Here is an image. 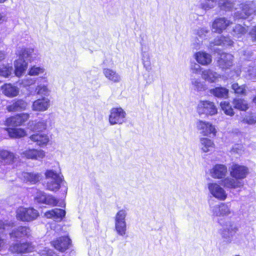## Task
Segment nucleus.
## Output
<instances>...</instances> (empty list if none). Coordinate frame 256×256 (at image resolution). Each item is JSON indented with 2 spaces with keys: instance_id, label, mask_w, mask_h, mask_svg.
Listing matches in <instances>:
<instances>
[{
  "instance_id": "obj_45",
  "label": "nucleus",
  "mask_w": 256,
  "mask_h": 256,
  "mask_svg": "<svg viewBox=\"0 0 256 256\" xmlns=\"http://www.w3.org/2000/svg\"><path fill=\"white\" fill-rule=\"evenodd\" d=\"M226 38L220 36V38L214 40V43L216 45H223L225 44V42L226 41Z\"/></svg>"
},
{
  "instance_id": "obj_28",
  "label": "nucleus",
  "mask_w": 256,
  "mask_h": 256,
  "mask_svg": "<svg viewBox=\"0 0 256 256\" xmlns=\"http://www.w3.org/2000/svg\"><path fill=\"white\" fill-rule=\"evenodd\" d=\"M30 138L33 142L40 146L47 145L50 141L48 136L44 134H32Z\"/></svg>"
},
{
  "instance_id": "obj_21",
  "label": "nucleus",
  "mask_w": 256,
  "mask_h": 256,
  "mask_svg": "<svg viewBox=\"0 0 256 256\" xmlns=\"http://www.w3.org/2000/svg\"><path fill=\"white\" fill-rule=\"evenodd\" d=\"M2 94L8 98L16 96L19 94L18 88L10 83H6L0 88Z\"/></svg>"
},
{
  "instance_id": "obj_2",
  "label": "nucleus",
  "mask_w": 256,
  "mask_h": 256,
  "mask_svg": "<svg viewBox=\"0 0 256 256\" xmlns=\"http://www.w3.org/2000/svg\"><path fill=\"white\" fill-rule=\"evenodd\" d=\"M240 10L234 13L237 19H246L256 11V4L254 0H247L239 4Z\"/></svg>"
},
{
  "instance_id": "obj_12",
  "label": "nucleus",
  "mask_w": 256,
  "mask_h": 256,
  "mask_svg": "<svg viewBox=\"0 0 256 256\" xmlns=\"http://www.w3.org/2000/svg\"><path fill=\"white\" fill-rule=\"evenodd\" d=\"M224 226L223 229L220 230V234L222 238L226 240L228 242H230L236 232L238 231V227L234 222H226L225 224L222 225Z\"/></svg>"
},
{
  "instance_id": "obj_10",
  "label": "nucleus",
  "mask_w": 256,
  "mask_h": 256,
  "mask_svg": "<svg viewBox=\"0 0 256 256\" xmlns=\"http://www.w3.org/2000/svg\"><path fill=\"white\" fill-rule=\"evenodd\" d=\"M199 114H206L212 116L217 114V108L213 102L209 100H200L196 108Z\"/></svg>"
},
{
  "instance_id": "obj_43",
  "label": "nucleus",
  "mask_w": 256,
  "mask_h": 256,
  "mask_svg": "<svg viewBox=\"0 0 256 256\" xmlns=\"http://www.w3.org/2000/svg\"><path fill=\"white\" fill-rule=\"evenodd\" d=\"M18 56L23 60L24 58H28L30 56V53L28 48H22L18 51Z\"/></svg>"
},
{
  "instance_id": "obj_50",
  "label": "nucleus",
  "mask_w": 256,
  "mask_h": 256,
  "mask_svg": "<svg viewBox=\"0 0 256 256\" xmlns=\"http://www.w3.org/2000/svg\"><path fill=\"white\" fill-rule=\"evenodd\" d=\"M4 20V16L0 12V22Z\"/></svg>"
},
{
  "instance_id": "obj_33",
  "label": "nucleus",
  "mask_w": 256,
  "mask_h": 256,
  "mask_svg": "<svg viewBox=\"0 0 256 256\" xmlns=\"http://www.w3.org/2000/svg\"><path fill=\"white\" fill-rule=\"evenodd\" d=\"M47 126L46 120H41L35 122L34 124V121H30L28 122V128L33 132H42L46 129Z\"/></svg>"
},
{
  "instance_id": "obj_47",
  "label": "nucleus",
  "mask_w": 256,
  "mask_h": 256,
  "mask_svg": "<svg viewBox=\"0 0 256 256\" xmlns=\"http://www.w3.org/2000/svg\"><path fill=\"white\" fill-rule=\"evenodd\" d=\"M48 88L46 86L40 87L38 90V93H42V92H47Z\"/></svg>"
},
{
  "instance_id": "obj_31",
  "label": "nucleus",
  "mask_w": 256,
  "mask_h": 256,
  "mask_svg": "<svg viewBox=\"0 0 256 256\" xmlns=\"http://www.w3.org/2000/svg\"><path fill=\"white\" fill-rule=\"evenodd\" d=\"M28 68V64L24 60L18 59L14 62V72L18 76H20L25 72Z\"/></svg>"
},
{
  "instance_id": "obj_14",
  "label": "nucleus",
  "mask_w": 256,
  "mask_h": 256,
  "mask_svg": "<svg viewBox=\"0 0 256 256\" xmlns=\"http://www.w3.org/2000/svg\"><path fill=\"white\" fill-rule=\"evenodd\" d=\"M232 24L226 18H216L212 22V28L214 32L221 34Z\"/></svg>"
},
{
  "instance_id": "obj_24",
  "label": "nucleus",
  "mask_w": 256,
  "mask_h": 256,
  "mask_svg": "<svg viewBox=\"0 0 256 256\" xmlns=\"http://www.w3.org/2000/svg\"><path fill=\"white\" fill-rule=\"evenodd\" d=\"M20 179L24 182L30 184H36L40 180V175L34 172H23Z\"/></svg>"
},
{
  "instance_id": "obj_17",
  "label": "nucleus",
  "mask_w": 256,
  "mask_h": 256,
  "mask_svg": "<svg viewBox=\"0 0 256 256\" xmlns=\"http://www.w3.org/2000/svg\"><path fill=\"white\" fill-rule=\"evenodd\" d=\"M10 236L15 238H29L31 236V230L28 226H20L13 230Z\"/></svg>"
},
{
  "instance_id": "obj_19",
  "label": "nucleus",
  "mask_w": 256,
  "mask_h": 256,
  "mask_svg": "<svg viewBox=\"0 0 256 256\" xmlns=\"http://www.w3.org/2000/svg\"><path fill=\"white\" fill-rule=\"evenodd\" d=\"M212 212L216 216L230 214L231 213L230 202H220L214 207Z\"/></svg>"
},
{
  "instance_id": "obj_20",
  "label": "nucleus",
  "mask_w": 256,
  "mask_h": 256,
  "mask_svg": "<svg viewBox=\"0 0 256 256\" xmlns=\"http://www.w3.org/2000/svg\"><path fill=\"white\" fill-rule=\"evenodd\" d=\"M27 102L22 99H14L8 105L6 109L9 112L25 110L27 107Z\"/></svg>"
},
{
  "instance_id": "obj_27",
  "label": "nucleus",
  "mask_w": 256,
  "mask_h": 256,
  "mask_svg": "<svg viewBox=\"0 0 256 256\" xmlns=\"http://www.w3.org/2000/svg\"><path fill=\"white\" fill-rule=\"evenodd\" d=\"M232 56L229 54L222 53L218 60V66L222 69H228L232 66Z\"/></svg>"
},
{
  "instance_id": "obj_7",
  "label": "nucleus",
  "mask_w": 256,
  "mask_h": 256,
  "mask_svg": "<svg viewBox=\"0 0 256 256\" xmlns=\"http://www.w3.org/2000/svg\"><path fill=\"white\" fill-rule=\"evenodd\" d=\"M126 212L125 210H118L115 216V230L117 234L122 236L126 234Z\"/></svg>"
},
{
  "instance_id": "obj_35",
  "label": "nucleus",
  "mask_w": 256,
  "mask_h": 256,
  "mask_svg": "<svg viewBox=\"0 0 256 256\" xmlns=\"http://www.w3.org/2000/svg\"><path fill=\"white\" fill-rule=\"evenodd\" d=\"M232 104L234 108L240 111H246L249 108L248 104L243 98L234 99Z\"/></svg>"
},
{
  "instance_id": "obj_30",
  "label": "nucleus",
  "mask_w": 256,
  "mask_h": 256,
  "mask_svg": "<svg viewBox=\"0 0 256 256\" xmlns=\"http://www.w3.org/2000/svg\"><path fill=\"white\" fill-rule=\"evenodd\" d=\"M195 58L198 63L204 66L208 65L212 62L211 55L204 52H196Z\"/></svg>"
},
{
  "instance_id": "obj_49",
  "label": "nucleus",
  "mask_w": 256,
  "mask_h": 256,
  "mask_svg": "<svg viewBox=\"0 0 256 256\" xmlns=\"http://www.w3.org/2000/svg\"><path fill=\"white\" fill-rule=\"evenodd\" d=\"M5 54L4 52L0 51V61L4 59Z\"/></svg>"
},
{
  "instance_id": "obj_8",
  "label": "nucleus",
  "mask_w": 256,
  "mask_h": 256,
  "mask_svg": "<svg viewBox=\"0 0 256 256\" xmlns=\"http://www.w3.org/2000/svg\"><path fill=\"white\" fill-rule=\"evenodd\" d=\"M45 176L46 178L51 179L50 180L46 182L48 190L51 191H56L60 189L62 180L58 174L52 170H46Z\"/></svg>"
},
{
  "instance_id": "obj_25",
  "label": "nucleus",
  "mask_w": 256,
  "mask_h": 256,
  "mask_svg": "<svg viewBox=\"0 0 256 256\" xmlns=\"http://www.w3.org/2000/svg\"><path fill=\"white\" fill-rule=\"evenodd\" d=\"M102 72L105 78L112 83H119L122 80L120 74L112 68H104L102 70Z\"/></svg>"
},
{
  "instance_id": "obj_26",
  "label": "nucleus",
  "mask_w": 256,
  "mask_h": 256,
  "mask_svg": "<svg viewBox=\"0 0 256 256\" xmlns=\"http://www.w3.org/2000/svg\"><path fill=\"white\" fill-rule=\"evenodd\" d=\"M50 106V100L44 98L34 100L32 105L34 111L44 112L48 110Z\"/></svg>"
},
{
  "instance_id": "obj_37",
  "label": "nucleus",
  "mask_w": 256,
  "mask_h": 256,
  "mask_svg": "<svg viewBox=\"0 0 256 256\" xmlns=\"http://www.w3.org/2000/svg\"><path fill=\"white\" fill-rule=\"evenodd\" d=\"M220 106L221 109L226 114L231 116L234 114V109L228 102H220Z\"/></svg>"
},
{
  "instance_id": "obj_44",
  "label": "nucleus",
  "mask_w": 256,
  "mask_h": 256,
  "mask_svg": "<svg viewBox=\"0 0 256 256\" xmlns=\"http://www.w3.org/2000/svg\"><path fill=\"white\" fill-rule=\"evenodd\" d=\"M142 60L144 67L146 69L148 70H151V64L149 57L148 56H144L143 57Z\"/></svg>"
},
{
  "instance_id": "obj_52",
  "label": "nucleus",
  "mask_w": 256,
  "mask_h": 256,
  "mask_svg": "<svg viewBox=\"0 0 256 256\" xmlns=\"http://www.w3.org/2000/svg\"><path fill=\"white\" fill-rule=\"evenodd\" d=\"M235 256H240V255H236Z\"/></svg>"
},
{
  "instance_id": "obj_6",
  "label": "nucleus",
  "mask_w": 256,
  "mask_h": 256,
  "mask_svg": "<svg viewBox=\"0 0 256 256\" xmlns=\"http://www.w3.org/2000/svg\"><path fill=\"white\" fill-rule=\"evenodd\" d=\"M50 244L56 250L64 252L71 248L72 242L68 236H62L51 241Z\"/></svg>"
},
{
  "instance_id": "obj_11",
  "label": "nucleus",
  "mask_w": 256,
  "mask_h": 256,
  "mask_svg": "<svg viewBox=\"0 0 256 256\" xmlns=\"http://www.w3.org/2000/svg\"><path fill=\"white\" fill-rule=\"evenodd\" d=\"M197 129L200 130V134L203 136H216V130L215 126L210 122L198 120L196 123Z\"/></svg>"
},
{
  "instance_id": "obj_9",
  "label": "nucleus",
  "mask_w": 256,
  "mask_h": 256,
  "mask_svg": "<svg viewBox=\"0 0 256 256\" xmlns=\"http://www.w3.org/2000/svg\"><path fill=\"white\" fill-rule=\"evenodd\" d=\"M126 112L121 107L112 108L110 109L108 121L111 125L121 124L125 122Z\"/></svg>"
},
{
  "instance_id": "obj_34",
  "label": "nucleus",
  "mask_w": 256,
  "mask_h": 256,
  "mask_svg": "<svg viewBox=\"0 0 256 256\" xmlns=\"http://www.w3.org/2000/svg\"><path fill=\"white\" fill-rule=\"evenodd\" d=\"M200 142L202 145V150L204 152H208L215 148V144L214 142L206 138H200Z\"/></svg>"
},
{
  "instance_id": "obj_18",
  "label": "nucleus",
  "mask_w": 256,
  "mask_h": 256,
  "mask_svg": "<svg viewBox=\"0 0 256 256\" xmlns=\"http://www.w3.org/2000/svg\"><path fill=\"white\" fill-rule=\"evenodd\" d=\"M16 160V156L13 152L4 149L0 150V163L4 165H10L13 164Z\"/></svg>"
},
{
  "instance_id": "obj_32",
  "label": "nucleus",
  "mask_w": 256,
  "mask_h": 256,
  "mask_svg": "<svg viewBox=\"0 0 256 256\" xmlns=\"http://www.w3.org/2000/svg\"><path fill=\"white\" fill-rule=\"evenodd\" d=\"M202 76L203 79L210 83L215 82L220 77L216 72L210 69L204 70L202 72Z\"/></svg>"
},
{
  "instance_id": "obj_23",
  "label": "nucleus",
  "mask_w": 256,
  "mask_h": 256,
  "mask_svg": "<svg viewBox=\"0 0 256 256\" xmlns=\"http://www.w3.org/2000/svg\"><path fill=\"white\" fill-rule=\"evenodd\" d=\"M38 203L46 204L52 206H56L58 200L52 195H46L44 193L38 195L35 198Z\"/></svg>"
},
{
  "instance_id": "obj_48",
  "label": "nucleus",
  "mask_w": 256,
  "mask_h": 256,
  "mask_svg": "<svg viewBox=\"0 0 256 256\" xmlns=\"http://www.w3.org/2000/svg\"><path fill=\"white\" fill-rule=\"evenodd\" d=\"M5 243L4 240L0 236V250H1L2 248L4 246Z\"/></svg>"
},
{
  "instance_id": "obj_42",
  "label": "nucleus",
  "mask_w": 256,
  "mask_h": 256,
  "mask_svg": "<svg viewBox=\"0 0 256 256\" xmlns=\"http://www.w3.org/2000/svg\"><path fill=\"white\" fill-rule=\"evenodd\" d=\"M242 122L245 124H254L256 123V116L252 115L246 116L242 120Z\"/></svg>"
},
{
  "instance_id": "obj_36",
  "label": "nucleus",
  "mask_w": 256,
  "mask_h": 256,
  "mask_svg": "<svg viewBox=\"0 0 256 256\" xmlns=\"http://www.w3.org/2000/svg\"><path fill=\"white\" fill-rule=\"evenodd\" d=\"M210 92L216 97L226 98L228 96V90L223 87H216L212 89Z\"/></svg>"
},
{
  "instance_id": "obj_29",
  "label": "nucleus",
  "mask_w": 256,
  "mask_h": 256,
  "mask_svg": "<svg viewBox=\"0 0 256 256\" xmlns=\"http://www.w3.org/2000/svg\"><path fill=\"white\" fill-rule=\"evenodd\" d=\"M4 130L8 132V136L11 138H18L24 137L26 135L25 130L22 128L8 126Z\"/></svg>"
},
{
  "instance_id": "obj_40",
  "label": "nucleus",
  "mask_w": 256,
  "mask_h": 256,
  "mask_svg": "<svg viewBox=\"0 0 256 256\" xmlns=\"http://www.w3.org/2000/svg\"><path fill=\"white\" fill-rule=\"evenodd\" d=\"M234 34L239 38L246 32V28L240 24H236L233 28Z\"/></svg>"
},
{
  "instance_id": "obj_1",
  "label": "nucleus",
  "mask_w": 256,
  "mask_h": 256,
  "mask_svg": "<svg viewBox=\"0 0 256 256\" xmlns=\"http://www.w3.org/2000/svg\"><path fill=\"white\" fill-rule=\"evenodd\" d=\"M231 178L226 177L221 180V184L227 189H236L244 186L242 180L246 178L249 174L248 168L244 165L232 163L229 167Z\"/></svg>"
},
{
  "instance_id": "obj_46",
  "label": "nucleus",
  "mask_w": 256,
  "mask_h": 256,
  "mask_svg": "<svg viewBox=\"0 0 256 256\" xmlns=\"http://www.w3.org/2000/svg\"><path fill=\"white\" fill-rule=\"evenodd\" d=\"M250 35L252 37V42H256V25L253 26L250 32Z\"/></svg>"
},
{
  "instance_id": "obj_13",
  "label": "nucleus",
  "mask_w": 256,
  "mask_h": 256,
  "mask_svg": "<svg viewBox=\"0 0 256 256\" xmlns=\"http://www.w3.org/2000/svg\"><path fill=\"white\" fill-rule=\"evenodd\" d=\"M210 193L219 200H224L228 196L225 190L216 182H210L208 185Z\"/></svg>"
},
{
  "instance_id": "obj_4",
  "label": "nucleus",
  "mask_w": 256,
  "mask_h": 256,
  "mask_svg": "<svg viewBox=\"0 0 256 256\" xmlns=\"http://www.w3.org/2000/svg\"><path fill=\"white\" fill-rule=\"evenodd\" d=\"M35 246L32 242H16L10 245L8 250L12 254H24L32 252Z\"/></svg>"
},
{
  "instance_id": "obj_51",
  "label": "nucleus",
  "mask_w": 256,
  "mask_h": 256,
  "mask_svg": "<svg viewBox=\"0 0 256 256\" xmlns=\"http://www.w3.org/2000/svg\"><path fill=\"white\" fill-rule=\"evenodd\" d=\"M252 102L256 104V95L252 98Z\"/></svg>"
},
{
  "instance_id": "obj_39",
  "label": "nucleus",
  "mask_w": 256,
  "mask_h": 256,
  "mask_svg": "<svg viewBox=\"0 0 256 256\" xmlns=\"http://www.w3.org/2000/svg\"><path fill=\"white\" fill-rule=\"evenodd\" d=\"M232 88L234 92L238 95H245L246 94V86L239 85L238 83L235 82L232 85Z\"/></svg>"
},
{
  "instance_id": "obj_38",
  "label": "nucleus",
  "mask_w": 256,
  "mask_h": 256,
  "mask_svg": "<svg viewBox=\"0 0 256 256\" xmlns=\"http://www.w3.org/2000/svg\"><path fill=\"white\" fill-rule=\"evenodd\" d=\"M12 67L6 64H0V76L8 78L12 74Z\"/></svg>"
},
{
  "instance_id": "obj_16",
  "label": "nucleus",
  "mask_w": 256,
  "mask_h": 256,
  "mask_svg": "<svg viewBox=\"0 0 256 256\" xmlns=\"http://www.w3.org/2000/svg\"><path fill=\"white\" fill-rule=\"evenodd\" d=\"M22 158L40 160L45 156V152L43 150L36 148H28L20 153Z\"/></svg>"
},
{
  "instance_id": "obj_3",
  "label": "nucleus",
  "mask_w": 256,
  "mask_h": 256,
  "mask_svg": "<svg viewBox=\"0 0 256 256\" xmlns=\"http://www.w3.org/2000/svg\"><path fill=\"white\" fill-rule=\"evenodd\" d=\"M38 216V212L32 207H20L16 213L17 219L22 222L32 221L36 219Z\"/></svg>"
},
{
  "instance_id": "obj_15",
  "label": "nucleus",
  "mask_w": 256,
  "mask_h": 256,
  "mask_svg": "<svg viewBox=\"0 0 256 256\" xmlns=\"http://www.w3.org/2000/svg\"><path fill=\"white\" fill-rule=\"evenodd\" d=\"M210 172L212 178L222 180L226 178L228 168L225 164H218L214 166Z\"/></svg>"
},
{
  "instance_id": "obj_22",
  "label": "nucleus",
  "mask_w": 256,
  "mask_h": 256,
  "mask_svg": "<svg viewBox=\"0 0 256 256\" xmlns=\"http://www.w3.org/2000/svg\"><path fill=\"white\" fill-rule=\"evenodd\" d=\"M66 214L65 210L55 208L46 212L44 216L47 218L54 219L60 221L65 217Z\"/></svg>"
},
{
  "instance_id": "obj_5",
  "label": "nucleus",
  "mask_w": 256,
  "mask_h": 256,
  "mask_svg": "<svg viewBox=\"0 0 256 256\" xmlns=\"http://www.w3.org/2000/svg\"><path fill=\"white\" fill-rule=\"evenodd\" d=\"M30 115L27 112L15 114L7 118L4 121V125L6 126L18 127L23 126L28 121Z\"/></svg>"
},
{
  "instance_id": "obj_41",
  "label": "nucleus",
  "mask_w": 256,
  "mask_h": 256,
  "mask_svg": "<svg viewBox=\"0 0 256 256\" xmlns=\"http://www.w3.org/2000/svg\"><path fill=\"white\" fill-rule=\"evenodd\" d=\"M44 72V69L41 67H37L35 66H32L28 72L30 76H37L40 74H42Z\"/></svg>"
}]
</instances>
